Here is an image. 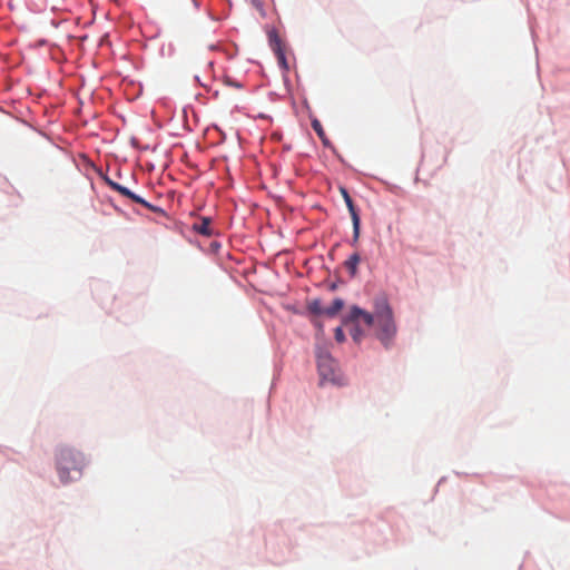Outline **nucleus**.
I'll list each match as a JSON object with an SVG mask.
<instances>
[{"mask_svg":"<svg viewBox=\"0 0 570 570\" xmlns=\"http://www.w3.org/2000/svg\"><path fill=\"white\" fill-rule=\"evenodd\" d=\"M351 321L358 322L362 320L364 324L375 326L377 338L387 346L390 341L396 334V325L394 323L393 313L385 299L376 304L375 313L368 312L354 306L351 309Z\"/></svg>","mask_w":570,"mask_h":570,"instance_id":"f257e3e1","label":"nucleus"},{"mask_svg":"<svg viewBox=\"0 0 570 570\" xmlns=\"http://www.w3.org/2000/svg\"><path fill=\"white\" fill-rule=\"evenodd\" d=\"M85 465L83 455L71 449L60 448L57 454V471L62 483H68L81 474Z\"/></svg>","mask_w":570,"mask_h":570,"instance_id":"f03ea898","label":"nucleus"},{"mask_svg":"<svg viewBox=\"0 0 570 570\" xmlns=\"http://www.w3.org/2000/svg\"><path fill=\"white\" fill-rule=\"evenodd\" d=\"M317 367L321 376V384L331 382L333 384H343V379L337 371L336 362L327 352L317 354Z\"/></svg>","mask_w":570,"mask_h":570,"instance_id":"7ed1b4c3","label":"nucleus"},{"mask_svg":"<svg viewBox=\"0 0 570 570\" xmlns=\"http://www.w3.org/2000/svg\"><path fill=\"white\" fill-rule=\"evenodd\" d=\"M341 193L351 214L353 223V244H356L360 237L361 219L348 191L345 188H341Z\"/></svg>","mask_w":570,"mask_h":570,"instance_id":"20e7f679","label":"nucleus"},{"mask_svg":"<svg viewBox=\"0 0 570 570\" xmlns=\"http://www.w3.org/2000/svg\"><path fill=\"white\" fill-rule=\"evenodd\" d=\"M105 181L112 190L119 193L121 196L132 200L134 203L140 204L142 206H145L147 203L144 198L130 191L127 187L111 180L110 178L106 177Z\"/></svg>","mask_w":570,"mask_h":570,"instance_id":"39448f33","label":"nucleus"},{"mask_svg":"<svg viewBox=\"0 0 570 570\" xmlns=\"http://www.w3.org/2000/svg\"><path fill=\"white\" fill-rule=\"evenodd\" d=\"M212 218L210 217H202L199 222L194 223L193 229L203 235V236H212L213 229L210 227Z\"/></svg>","mask_w":570,"mask_h":570,"instance_id":"423d86ee","label":"nucleus"},{"mask_svg":"<svg viewBox=\"0 0 570 570\" xmlns=\"http://www.w3.org/2000/svg\"><path fill=\"white\" fill-rule=\"evenodd\" d=\"M269 43L274 52L277 55L278 61L285 65L286 59L282 49V40L275 32L269 35Z\"/></svg>","mask_w":570,"mask_h":570,"instance_id":"0eeeda50","label":"nucleus"},{"mask_svg":"<svg viewBox=\"0 0 570 570\" xmlns=\"http://www.w3.org/2000/svg\"><path fill=\"white\" fill-rule=\"evenodd\" d=\"M361 262V257L358 253H353L345 262L344 266L348 271L351 277H355L357 275V266Z\"/></svg>","mask_w":570,"mask_h":570,"instance_id":"6e6552de","label":"nucleus"},{"mask_svg":"<svg viewBox=\"0 0 570 570\" xmlns=\"http://www.w3.org/2000/svg\"><path fill=\"white\" fill-rule=\"evenodd\" d=\"M344 306V302L342 298H335L333 303L324 307V315L333 317L335 316Z\"/></svg>","mask_w":570,"mask_h":570,"instance_id":"1a4fd4ad","label":"nucleus"},{"mask_svg":"<svg viewBox=\"0 0 570 570\" xmlns=\"http://www.w3.org/2000/svg\"><path fill=\"white\" fill-rule=\"evenodd\" d=\"M312 128L317 134L318 138L322 140L323 145L328 146L330 140L324 131V128L318 119L312 120Z\"/></svg>","mask_w":570,"mask_h":570,"instance_id":"9d476101","label":"nucleus"},{"mask_svg":"<svg viewBox=\"0 0 570 570\" xmlns=\"http://www.w3.org/2000/svg\"><path fill=\"white\" fill-rule=\"evenodd\" d=\"M309 311L314 314H317V315H321V314H324V307H322V304L320 301H313L309 306H308Z\"/></svg>","mask_w":570,"mask_h":570,"instance_id":"9b49d317","label":"nucleus"},{"mask_svg":"<svg viewBox=\"0 0 570 570\" xmlns=\"http://www.w3.org/2000/svg\"><path fill=\"white\" fill-rule=\"evenodd\" d=\"M351 336L355 342H360L361 337L363 336V332L358 327V325H355L351 331Z\"/></svg>","mask_w":570,"mask_h":570,"instance_id":"f8f14e48","label":"nucleus"},{"mask_svg":"<svg viewBox=\"0 0 570 570\" xmlns=\"http://www.w3.org/2000/svg\"><path fill=\"white\" fill-rule=\"evenodd\" d=\"M335 340L338 342V343H343L345 341V335H344V332L341 327H337L335 330Z\"/></svg>","mask_w":570,"mask_h":570,"instance_id":"ddd939ff","label":"nucleus"},{"mask_svg":"<svg viewBox=\"0 0 570 570\" xmlns=\"http://www.w3.org/2000/svg\"><path fill=\"white\" fill-rule=\"evenodd\" d=\"M147 209H149L150 212L153 213H157V214H164V210L160 208V207H157V206H154L151 205L150 203H146L145 206Z\"/></svg>","mask_w":570,"mask_h":570,"instance_id":"4468645a","label":"nucleus"}]
</instances>
